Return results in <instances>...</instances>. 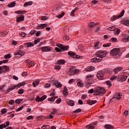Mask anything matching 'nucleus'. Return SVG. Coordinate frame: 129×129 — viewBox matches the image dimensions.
I'll use <instances>...</instances> for the list:
<instances>
[{
	"instance_id": "1",
	"label": "nucleus",
	"mask_w": 129,
	"mask_h": 129,
	"mask_svg": "<svg viewBox=\"0 0 129 129\" xmlns=\"http://www.w3.org/2000/svg\"><path fill=\"white\" fill-rule=\"evenodd\" d=\"M107 54L106 50H99L96 52V57L92 59L94 62H100L102 60V58H104Z\"/></svg>"
},
{
	"instance_id": "2",
	"label": "nucleus",
	"mask_w": 129,
	"mask_h": 129,
	"mask_svg": "<svg viewBox=\"0 0 129 129\" xmlns=\"http://www.w3.org/2000/svg\"><path fill=\"white\" fill-rule=\"evenodd\" d=\"M111 56H113L115 59L120 58V50L119 48H114L110 51Z\"/></svg>"
},
{
	"instance_id": "3",
	"label": "nucleus",
	"mask_w": 129,
	"mask_h": 129,
	"mask_svg": "<svg viewBox=\"0 0 129 129\" xmlns=\"http://www.w3.org/2000/svg\"><path fill=\"white\" fill-rule=\"evenodd\" d=\"M105 92H106V90H105V89H104V88L98 87L96 89L95 94V95H100L101 94H104Z\"/></svg>"
},
{
	"instance_id": "4",
	"label": "nucleus",
	"mask_w": 129,
	"mask_h": 129,
	"mask_svg": "<svg viewBox=\"0 0 129 129\" xmlns=\"http://www.w3.org/2000/svg\"><path fill=\"white\" fill-rule=\"evenodd\" d=\"M80 71L78 69H75V67H71L69 70L68 73L70 75H74V74H79Z\"/></svg>"
},
{
	"instance_id": "5",
	"label": "nucleus",
	"mask_w": 129,
	"mask_h": 129,
	"mask_svg": "<svg viewBox=\"0 0 129 129\" xmlns=\"http://www.w3.org/2000/svg\"><path fill=\"white\" fill-rule=\"evenodd\" d=\"M96 77L99 80H103L104 79V73L102 71H99L97 73Z\"/></svg>"
},
{
	"instance_id": "6",
	"label": "nucleus",
	"mask_w": 129,
	"mask_h": 129,
	"mask_svg": "<svg viewBox=\"0 0 129 129\" xmlns=\"http://www.w3.org/2000/svg\"><path fill=\"white\" fill-rule=\"evenodd\" d=\"M68 55L70 56L71 57H72L73 58H77L79 59H81V58H82V56L77 55L76 53L73 51H70L68 52Z\"/></svg>"
},
{
	"instance_id": "7",
	"label": "nucleus",
	"mask_w": 129,
	"mask_h": 129,
	"mask_svg": "<svg viewBox=\"0 0 129 129\" xmlns=\"http://www.w3.org/2000/svg\"><path fill=\"white\" fill-rule=\"evenodd\" d=\"M123 15H124V10H122V12H120V14L116 16H113L112 17H111V21H115L117 19H119L121 18V17H123Z\"/></svg>"
},
{
	"instance_id": "8",
	"label": "nucleus",
	"mask_w": 129,
	"mask_h": 129,
	"mask_svg": "<svg viewBox=\"0 0 129 129\" xmlns=\"http://www.w3.org/2000/svg\"><path fill=\"white\" fill-rule=\"evenodd\" d=\"M118 77L119 81L120 82H124L126 79H127V76L124 75H121Z\"/></svg>"
},
{
	"instance_id": "9",
	"label": "nucleus",
	"mask_w": 129,
	"mask_h": 129,
	"mask_svg": "<svg viewBox=\"0 0 129 129\" xmlns=\"http://www.w3.org/2000/svg\"><path fill=\"white\" fill-rule=\"evenodd\" d=\"M48 27V24H39L37 27V30H43V29H45Z\"/></svg>"
},
{
	"instance_id": "10",
	"label": "nucleus",
	"mask_w": 129,
	"mask_h": 129,
	"mask_svg": "<svg viewBox=\"0 0 129 129\" xmlns=\"http://www.w3.org/2000/svg\"><path fill=\"white\" fill-rule=\"evenodd\" d=\"M53 85H55V86L57 88H61L62 87V85L59 82V81H55L53 83Z\"/></svg>"
},
{
	"instance_id": "11",
	"label": "nucleus",
	"mask_w": 129,
	"mask_h": 129,
	"mask_svg": "<svg viewBox=\"0 0 129 129\" xmlns=\"http://www.w3.org/2000/svg\"><path fill=\"white\" fill-rule=\"evenodd\" d=\"M66 102L67 104H68V105H70V106H74V105H75V103L74 102V101L72 100L67 99L66 100Z\"/></svg>"
},
{
	"instance_id": "12",
	"label": "nucleus",
	"mask_w": 129,
	"mask_h": 129,
	"mask_svg": "<svg viewBox=\"0 0 129 129\" xmlns=\"http://www.w3.org/2000/svg\"><path fill=\"white\" fill-rule=\"evenodd\" d=\"M95 124H97V122H92L88 125L86 126L87 129H94V126Z\"/></svg>"
},
{
	"instance_id": "13",
	"label": "nucleus",
	"mask_w": 129,
	"mask_h": 129,
	"mask_svg": "<svg viewBox=\"0 0 129 129\" xmlns=\"http://www.w3.org/2000/svg\"><path fill=\"white\" fill-rule=\"evenodd\" d=\"M51 50V47L50 46H43L41 48L42 52H50Z\"/></svg>"
},
{
	"instance_id": "14",
	"label": "nucleus",
	"mask_w": 129,
	"mask_h": 129,
	"mask_svg": "<svg viewBox=\"0 0 129 129\" xmlns=\"http://www.w3.org/2000/svg\"><path fill=\"white\" fill-rule=\"evenodd\" d=\"M25 20V16L24 15H21L19 17L16 18V21L17 23L20 22H23Z\"/></svg>"
},
{
	"instance_id": "15",
	"label": "nucleus",
	"mask_w": 129,
	"mask_h": 129,
	"mask_svg": "<svg viewBox=\"0 0 129 129\" xmlns=\"http://www.w3.org/2000/svg\"><path fill=\"white\" fill-rule=\"evenodd\" d=\"M93 79H94V75H88L86 77V80H87V81H90V80Z\"/></svg>"
},
{
	"instance_id": "16",
	"label": "nucleus",
	"mask_w": 129,
	"mask_h": 129,
	"mask_svg": "<svg viewBox=\"0 0 129 129\" xmlns=\"http://www.w3.org/2000/svg\"><path fill=\"white\" fill-rule=\"evenodd\" d=\"M6 125L5 124H2L0 125V129H4V128H6V127H7V126H9V125H10V121H7L6 122Z\"/></svg>"
},
{
	"instance_id": "17",
	"label": "nucleus",
	"mask_w": 129,
	"mask_h": 129,
	"mask_svg": "<svg viewBox=\"0 0 129 129\" xmlns=\"http://www.w3.org/2000/svg\"><path fill=\"white\" fill-rule=\"evenodd\" d=\"M98 25H99L98 23H95L94 22H90L88 26H89V28H90V29H92V28H94L95 26H98Z\"/></svg>"
},
{
	"instance_id": "18",
	"label": "nucleus",
	"mask_w": 129,
	"mask_h": 129,
	"mask_svg": "<svg viewBox=\"0 0 129 129\" xmlns=\"http://www.w3.org/2000/svg\"><path fill=\"white\" fill-rule=\"evenodd\" d=\"M93 70H94V67L93 66L87 67L85 69V71L87 72H91V71H93Z\"/></svg>"
},
{
	"instance_id": "19",
	"label": "nucleus",
	"mask_w": 129,
	"mask_h": 129,
	"mask_svg": "<svg viewBox=\"0 0 129 129\" xmlns=\"http://www.w3.org/2000/svg\"><path fill=\"white\" fill-rule=\"evenodd\" d=\"M114 98L117 99V100H119L120 98H121V93H116L114 94Z\"/></svg>"
},
{
	"instance_id": "20",
	"label": "nucleus",
	"mask_w": 129,
	"mask_h": 129,
	"mask_svg": "<svg viewBox=\"0 0 129 129\" xmlns=\"http://www.w3.org/2000/svg\"><path fill=\"white\" fill-rule=\"evenodd\" d=\"M121 23L127 27H129V20H123L121 21Z\"/></svg>"
},
{
	"instance_id": "21",
	"label": "nucleus",
	"mask_w": 129,
	"mask_h": 129,
	"mask_svg": "<svg viewBox=\"0 0 129 129\" xmlns=\"http://www.w3.org/2000/svg\"><path fill=\"white\" fill-rule=\"evenodd\" d=\"M15 55L16 56L20 55V56H24L25 55V51L23 50H20L19 52H15Z\"/></svg>"
},
{
	"instance_id": "22",
	"label": "nucleus",
	"mask_w": 129,
	"mask_h": 129,
	"mask_svg": "<svg viewBox=\"0 0 129 129\" xmlns=\"http://www.w3.org/2000/svg\"><path fill=\"white\" fill-rule=\"evenodd\" d=\"M56 64L57 65H63V64H65V60L59 59L56 61Z\"/></svg>"
},
{
	"instance_id": "23",
	"label": "nucleus",
	"mask_w": 129,
	"mask_h": 129,
	"mask_svg": "<svg viewBox=\"0 0 129 129\" xmlns=\"http://www.w3.org/2000/svg\"><path fill=\"white\" fill-rule=\"evenodd\" d=\"M63 94V95H65L66 96H67L68 95L69 93H68V89L66 87H64L63 88V90L62 91Z\"/></svg>"
},
{
	"instance_id": "24",
	"label": "nucleus",
	"mask_w": 129,
	"mask_h": 129,
	"mask_svg": "<svg viewBox=\"0 0 129 129\" xmlns=\"http://www.w3.org/2000/svg\"><path fill=\"white\" fill-rule=\"evenodd\" d=\"M14 89H16V87H14V86H11L10 88H8V89L6 90V92L7 93H9L11 92V91L14 90Z\"/></svg>"
},
{
	"instance_id": "25",
	"label": "nucleus",
	"mask_w": 129,
	"mask_h": 129,
	"mask_svg": "<svg viewBox=\"0 0 129 129\" xmlns=\"http://www.w3.org/2000/svg\"><path fill=\"white\" fill-rule=\"evenodd\" d=\"M97 102V101L96 100H89L87 101V103L89 104V105H92L93 104H95Z\"/></svg>"
},
{
	"instance_id": "26",
	"label": "nucleus",
	"mask_w": 129,
	"mask_h": 129,
	"mask_svg": "<svg viewBox=\"0 0 129 129\" xmlns=\"http://www.w3.org/2000/svg\"><path fill=\"white\" fill-rule=\"evenodd\" d=\"M122 69V68L121 67H117L114 69V72L115 74H117L119 71H121V70Z\"/></svg>"
},
{
	"instance_id": "27",
	"label": "nucleus",
	"mask_w": 129,
	"mask_h": 129,
	"mask_svg": "<svg viewBox=\"0 0 129 129\" xmlns=\"http://www.w3.org/2000/svg\"><path fill=\"white\" fill-rule=\"evenodd\" d=\"M40 83V80H37L36 81H34L32 83V85H33V87H36L37 85H39Z\"/></svg>"
},
{
	"instance_id": "28",
	"label": "nucleus",
	"mask_w": 129,
	"mask_h": 129,
	"mask_svg": "<svg viewBox=\"0 0 129 129\" xmlns=\"http://www.w3.org/2000/svg\"><path fill=\"white\" fill-rule=\"evenodd\" d=\"M9 32L7 31H4L3 32H0V37H5Z\"/></svg>"
},
{
	"instance_id": "29",
	"label": "nucleus",
	"mask_w": 129,
	"mask_h": 129,
	"mask_svg": "<svg viewBox=\"0 0 129 129\" xmlns=\"http://www.w3.org/2000/svg\"><path fill=\"white\" fill-rule=\"evenodd\" d=\"M105 128H106V129H114V127H113V126H112V125L111 124H105Z\"/></svg>"
},
{
	"instance_id": "30",
	"label": "nucleus",
	"mask_w": 129,
	"mask_h": 129,
	"mask_svg": "<svg viewBox=\"0 0 129 129\" xmlns=\"http://www.w3.org/2000/svg\"><path fill=\"white\" fill-rule=\"evenodd\" d=\"M33 3L32 1H29L28 2H25L24 4V7H28V6H32Z\"/></svg>"
},
{
	"instance_id": "31",
	"label": "nucleus",
	"mask_w": 129,
	"mask_h": 129,
	"mask_svg": "<svg viewBox=\"0 0 129 129\" xmlns=\"http://www.w3.org/2000/svg\"><path fill=\"white\" fill-rule=\"evenodd\" d=\"M7 7L8 8H14V7H16V2H12L11 4H8Z\"/></svg>"
},
{
	"instance_id": "32",
	"label": "nucleus",
	"mask_w": 129,
	"mask_h": 129,
	"mask_svg": "<svg viewBox=\"0 0 129 129\" xmlns=\"http://www.w3.org/2000/svg\"><path fill=\"white\" fill-rule=\"evenodd\" d=\"M15 14H26V13H27V11H23V10H18L17 11H15Z\"/></svg>"
},
{
	"instance_id": "33",
	"label": "nucleus",
	"mask_w": 129,
	"mask_h": 129,
	"mask_svg": "<svg viewBox=\"0 0 129 129\" xmlns=\"http://www.w3.org/2000/svg\"><path fill=\"white\" fill-rule=\"evenodd\" d=\"M123 42L124 43H126V42L129 41V36H125L123 38H122Z\"/></svg>"
},
{
	"instance_id": "34",
	"label": "nucleus",
	"mask_w": 129,
	"mask_h": 129,
	"mask_svg": "<svg viewBox=\"0 0 129 129\" xmlns=\"http://www.w3.org/2000/svg\"><path fill=\"white\" fill-rule=\"evenodd\" d=\"M120 33V29H117L116 30L114 31L115 36H118Z\"/></svg>"
},
{
	"instance_id": "35",
	"label": "nucleus",
	"mask_w": 129,
	"mask_h": 129,
	"mask_svg": "<svg viewBox=\"0 0 129 129\" xmlns=\"http://www.w3.org/2000/svg\"><path fill=\"white\" fill-rule=\"evenodd\" d=\"M104 71L106 72V73H109V74H111V73L112 72V70L107 68L104 69Z\"/></svg>"
},
{
	"instance_id": "36",
	"label": "nucleus",
	"mask_w": 129,
	"mask_h": 129,
	"mask_svg": "<svg viewBox=\"0 0 129 129\" xmlns=\"http://www.w3.org/2000/svg\"><path fill=\"white\" fill-rule=\"evenodd\" d=\"M28 48H30V47H34V43L33 42H28L25 44Z\"/></svg>"
},
{
	"instance_id": "37",
	"label": "nucleus",
	"mask_w": 129,
	"mask_h": 129,
	"mask_svg": "<svg viewBox=\"0 0 129 129\" xmlns=\"http://www.w3.org/2000/svg\"><path fill=\"white\" fill-rule=\"evenodd\" d=\"M35 101H37V102H40L41 101H43V99H42V98H40L39 96H37Z\"/></svg>"
},
{
	"instance_id": "38",
	"label": "nucleus",
	"mask_w": 129,
	"mask_h": 129,
	"mask_svg": "<svg viewBox=\"0 0 129 129\" xmlns=\"http://www.w3.org/2000/svg\"><path fill=\"white\" fill-rule=\"evenodd\" d=\"M64 16H65V13L64 12H62L61 14L57 15L56 18H58V19H61V18H63Z\"/></svg>"
},
{
	"instance_id": "39",
	"label": "nucleus",
	"mask_w": 129,
	"mask_h": 129,
	"mask_svg": "<svg viewBox=\"0 0 129 129\" xmlns=\"http://www.w3.org/2000/svg\"><path fill=\"white\" fill-rule=\"evenodd\" d=\"M84 85L83 83H82L81 81L78 82L77 83V86L78 87H83Z\"/></svg>"
},
{
	"instance_id": "40",
	"label": "nucleus",
	"mask_w": 129,
	"mask_h": 129,
	"mask_svg": "<svg viewBox=\"0 0 129 129\" xmlns=\"http://www.w3.org/2000/svg\"><path fill=\"white\" fill-rule=\"evenodd\" d=\"M107 30H108L109 31H114V30H116V27L115 26H113L108 28Z\"/></svg>"
},
{
	"instance_id": "41",
	"label": "nucleus",
	"mask_w": 129,
	"mask_h": 129,
	"mask_svg": "<svg viewBox=\"0 0 129 129\" xmlns=\"http://www.w3.org/2000/svg\"><path fill=\"white\" fill-rule=\"evenodd\" d=\"M23 101V99H18L15 100V103L20 104Z\"/></svg>"
},
{
	"instance_id": "42",
	"label": "nucleus",
	"mask_w": 129,
	"mask_h": 129,
	"mask_svg": "<svg viewBox=\"0 0 129 129\" xmlns=\"http://www.w3.org/2000/svg\"><path fill=\"white\" fill-rule=\"evenodd\" d=\"M57 98V97H51V98H48V101H52V102H53V101H55V99H56V98Z\"/></svg>"
},
{
	"instance_id": "43",
	"label": "nucleus",
	"mask_w": 129,
	"mask_h": 129,
	"mask_svg": "<svg viewBox=\"0 0 129 129\" xmlns=\"http://www.w3.org/2000/svg\"><path fill=\"white\" fill-rule=\"evenodd\" d=\"M3 68H4V69H5L6 71H10V67L7 66H3Z\"/></svg>"
},
{
	"instance_id": "44",
	"label": "nucleus",
	"mask_w": 129,
	"mask_h": 129,
	"mask_svg": "<svg viewBox=\"0 0 129 129\" xmlns=\"http://www.w3.org/2000/svg\"><path fill=\"white\" fill-rule=\"evenodd\" d=\"M27 65H31V67H34V66H35V62L30 61L28 63H27Z\"/></svg>"
},
{
	"instance_id": "45",
	"label": "nucleus",
	"mask_w": 129,
	"mask_h": 129,
	"mask_svg": "<svg viewBox=\"0 0 129 129\" xmlns=\"http://www.w3.org/2000/svg\"><path fill=\"white\" fill-rule=\"evenodd\" d=\"M68 49H69V46L68 45H67V46H62V47L61 48V50H68Z\"/></svg>"
},
{
	"instance_id": "46",
	"label": "nucleus",
	"mask_w": 129,
	"mask_h": 129,
	"mask_svg": "<svg viewBox=\"0 0 129 129\" xmlns=\"http://www.w3.org/2000/svg\"><path fill=\"white\" fill-rule=\"evenodd\" d=\"M11 57V53H9L8 54L5 55V56H4V58L5 59H10Z\"/></svg>"
},
{
	"instance_id": "47",
	"label": "nucleus",
	"mask_w": 129,
	"mask_h": 129,
	"mask_svg": "<svg viewBox=\"0 0 129 129\" xmlns=\"http://www.w3.org/2000/svg\"><path fill=\"white\" fill-rule=\"evenodd\" d=\"M25 91H24V89H20L18 90L19 94H23Z\"/></svg>"
},
{
	"instance_id": "48",
	"label": "nucleus",
	"mask_w": 129,
	"mask_h": 129,
	"mask_svg": "<svg viewBox=\"0 0 129 129\" xmlns=\"http://www.w3.org/2000/svg\"><path fill=\"white\" fill-rule=\"evenodd\" d=\"M20 35L21 36V37H26V36H27V34H26L25 32H21L20 33Z\"/></svg>"
},
{
	"instance_id": "49",
	"label": "nucleus",
	"mask_w": 129,
	"mask_h": 129,
	"mask_svg": "<svg viewBox=\"0 0 129 129\" xmlns=\"http://www.w3.org/2000/svg\"><path fill=\"white\" fill-rule=\"evenodd\" d=\"M111 41L112 42H114L115 43H116L117 42V38H116V37H112L111 39Z\"/></svg>"
},
{
	"instance_id": "50",
	"label": "nucleus",
	"mask_w": 129,
	"mask_h": 129,
	"mask_svg": "<svg viewBox=\"0 0 129 129\" xmlns=\"http://www.w3.org/2000/svg\"><path fill=\"white\" fill-rule=\"evenodd\" d=\"M40 41H41V39H40V38H38V39L34 40V44L35 45H37V44H38V43H39Z\"/></svg>"
},
{
	"instance_id": "51",
	"label": "nucleus",
	"mask_w": 129,
	"mask_h": 129,
	"mask_svg": "<svg viewBox=\"0 0 129 129\" xmlns=\"http://www.w3.org/2000/svg\"><path fill=\"white\" fill-rule=\"evenodd\" d=\"M41 129H49V125H43Z\"/></svg>"
},
{
	"instance_id": "52",
	"label": "nucleus",
	"mask_w": 129,
	"mask_h": 129,
	"mask_svg": "<svg viewBox=\"0 0 129 129\" xmlns=\"http://www.w3.org/2000/svg\"><path fill=\"white\" fill-rule=\"evenodd\" d=\"M1 113L2 114H5V113H7V109H6V108L3 109L1 110Z\"/></svg>"
},
{
	"instance_id": "53",
	"label": "nucleus",
	"mask_w": 129,
	"mask_h": 129,
	"mask_svg": "<svg viewBox=\"0 0 129 129\" xmlns=\"http://www.w3.org/2000/svg\"><path fill=\"white\" fill-rule=\"evenodd\" d=\"M33 118H34V116L30 115L27 117L26 119H27V120H30V119H33Z\"/></svg>"
},
{
	"instance_id": "54",
	"label": "nucleus",
	"mask_w": 129,
	"mask_h": 129,
	"mask_svg": "<svg viewBox=\"0 0 129 129\" xmlns=\"http://www.w3.org/2000/svg\"><path fill=\"white\" fill-rule=\"evenodd\" d=\"M110 46H111V43H107V44H104L103 45V47H110Z\"/></svg>"
},
{
	"instance_id": "55",
	"label": "nucleus",
	"mask_w": 129,
	"mask_h": 129,
	"mask_svg": "<svg viewBox=\"0 0 129 129\" xmlns=\"http://www.w3.org/2000/svg\"><path fill=\"white\" fill-rule=\"evenodd\" d=\"M12 45L14 46H16V45H18V41L13 40L11 43Z\"/></svg>"
},
{
	"instance_id": "56",
	"label": "nucleus",
	"mask_w": 129,
	"mask_h": 129,
	"mask_svg": "<svg viewBox=\"0 0 129 129\" xmlns=\"http://www.w3.org/2000/svg\"><path fill=\"white\" fill-rule=\"evenodd\" d=\"M41 20H42V21H46V20H48V17H47V16H42Z\"/></svg>"
},
{
	"instance_id": "57",
	"label": "nucleus",
	"mask_w": 129,
	"mask_h": 129,
	"mask_svg": "<svg viewBox=\"0 0 129 129\" xmlns=\"http://www.w3.org/2000/svg\"><path fill=\"white\" fill-rule=\"evenodd\" d=\"M106 84H107V85H108V86L109 87H111V83H110V82H109V81H107L105 82Z\"/></svg>"
},
{
	"instance_id": "58",
	"label": "nucleus",
	"mask_w": 129,
	"mask_h": 129,
	"mask_svg": "<svg viewBox=\"0 0 129 129\" xmlns=\"http://www.w3.org/2000/svg\"><path fill=\"white\" fill-rule=\"evenodd\" d=\"M54 69H57L58 70H60V69H61V67L60 66L55 65L54 66Z\"/></svg>"
},
{
	"instance_id": "59",
	"label": "nucleus",
	"mask_w": 129,
	"mask_h": 129,
	"mask_svg": "<svg viewBox=\"0 0 129 129\" xmlns=\"http://www.w3.org/2000/svg\"><path fill=\"white\" fill-rule=\"evenodd\" d=\"M22 76L23 77H26V76H28V73L27 72H24L22 73Z\"/></svg>"
},
{
	"instance_id": "60",
	"label": "nucleus",
	"mask_w": 129,
	"mask_h": 129,
	"mask_svg": "<svg viewBox=\"0 0 129 129\" xmlns=\"http://www.w3.org/2000/svg\"><path fill=\"white\" fill-rule=\"evenodd\" d=\"M53 116L52 115H49L48 116H47L46 117V118H47V119H51V118H53Z\"/></svg>"
},
{
	"instance_id": "61",
	"label": "nucleus",
	"mask_w": 129,
	"mask_h": 129,
	"mask_svg": "<svg viewBox=\"0 0 129 129\" xmlns=\"http://www.w3.org/2000/svg\"><path fill=\"white\" fill-rule=\"evenodd\" d=\"M14 103H15V101H14V100H10L9 102V104L11 105L14 104Z\"/></svg>"
},
{
	"instance_id": "62",
	"label": "nucleus",
	"mask_w": 129,
	"mask_h": 129,
	"mask_svg": "<svg viewBox=\"0 0 129 129\" xmlns=\"http://www.w3.org/2000/svg\"><path fill=\"white\" fill-rule=\"evenodd\" d=\"M74 81H75V80L74 79H72L69 81V84H72Z\"/></svg>"
},
{
	"instance_id": "63",
	"label": "nucleus",
	"mask_w": 129,
	"mask_h": 129,
	"mask_svg": "<svg viewBox=\"0 0 129 129\" xmlns=\"http://www.w3.org/2000/svg\"><path fill=\"white\" fill-rule=\"evenodd\" d=\"M116 79V77L115 76H112L110 78V80H115Z\"/></svg>"
},
{
	"instance_id": "64",
	"label": "nucleus",
	"mask_w": 129,
	"mask_h": 129,
	"mask_svg": "<svg viewBox=\"0 0 129 129\" xmlns=\"http://www.w3.org/2000/svg\"><path fill=\"white\" fill-rule=\"evenodd\" d=\"M63 40H69V36L68 35H66L63 37Z\"/></svg>"
}]
</instances>
